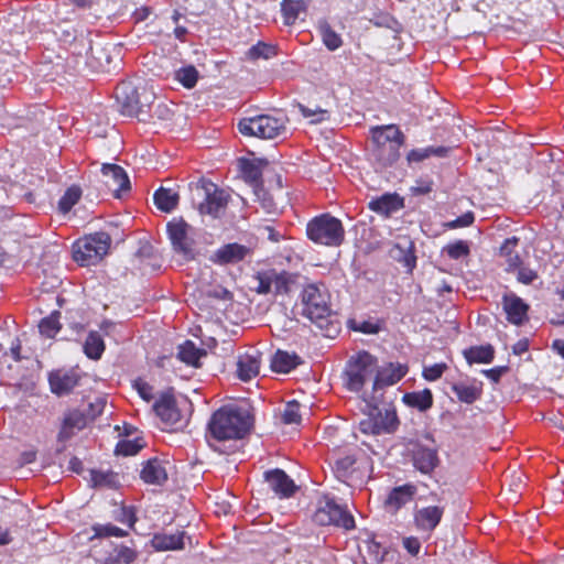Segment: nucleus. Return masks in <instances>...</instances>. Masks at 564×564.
<instances>
[{
	"label": "nucleus",
	"instance_id": "nucleus-1",
	"mask_svg": "<svg viewBox=\"0 0 564 564\" xmlns=\"http://www.w3.org/2000/svg\"><path fill=\"white\" fill-rule=\"evenodd\" d=\"M251 422L246 411L236 406H223L209 419L207 440L223 442L242 438L250 430Z\"/></svg>",
	"mask_w": 564,
	"mask_h": 564
},
{
	"label": "nucleus",
	"instance_id": "nucleus-2",
	"mask_svg": "<svg viewBox=\"0 0 564 564\" xmlns=\"http://www.w3.org/2000/svg\"><path fill=\"white\" fill-rule=\"evenodd\" d=\"M375 143L373 155L383 165H392L400 158V148L404 135L394 124L375 127L371 129Z\"/></svg>",
	"mask_w": 564,
	"mask_h": 564
},
{
	"label": "nucleus",
	"instance_id": "nucleus-3",
	"mask_svg": "<svg viewBox=\"0 0 564 564\" xmlns=\"http://www.w3.org/2000/svg\"><path fill=\"white\" fill-rule=\"evenodd\" d=\"M116 98L121 105L122 113L139 117L145 111L151 110L155 99L154 91L147 87H137L131 82H122L116 87Z\"/></svg>",
	"mask_w": 564,
	"mask_h": 564
},
{
	"label": "nucleus",
	"instance_id": "nucleus-4",
	"mask_svg": "<svg viewBox=\"0 0 564 564\" xmlns=\"http://www.w3.org/2000/svg\"><path fill=\"white\" fill-rule=\"evenodd\" d=\"M191 192L192 202L202 215L217 217L228 203L225 191L205 180L192 184Z\"/></svg>",
	"mask_w": 564,
	"mask_h": 564
},
{
	"label": "nucleus",
	"instance_id": "nucleus-5",
	"mask_svg": "<svg viewBox=\"0 0 564 564\" xmlns=\"http://www.w3.org/2000/svg\"><path fill=\"white\" fill-rule=\"evenodd\" d=\"M306 234L310 240L326 247H338L345 239L341 221L329 214H323L310 220Z\"/></svg>",
	"mask_w": 564,
	"mask_h": 564
},
{
	"label": "nucleus",
	"instance_id": "nucleus-6",
	"mask_svg": "<svg viewBox=\"0 0 564 564\" xmlns=\"http://www.w3.org/2000/svg\"><path fill=\"white\" fill-rule=\"evenodd\" d=\"M110 243L106 232L88 235L73 245V258L80 265L96 264L108 253Z\"/></svg>",
	"mask_w": 564,
	"mask_h": 564
},
{
	"label": "nucleus",
	"instance_id": "nucleus-7",
	"mask_svg": "<svg viewBox=\"0 0 564 564\" xmlns=\"http://www.w3.org/2000/svg\"><path fill=\"white\" fill-rule=\"evenodd\" d=\"M377 359L367 351H359L350 357L345 369L346 387L348 390L359 392L365 383L376 376Z\"/></svg>",
	"mask_w": 564,
	"mask_h": 564
},
{
	"label": "nucleus",
	"instance_id": "nucleus-8",
	"mask_svg": "<svg viewBox=\"0 0 564 564\" xmlns=\"http://www.w3.org/2000/svg\"><path fill=\"white\" fill-rule=\"evenodd\" d=\"M238 130L243 135L274 139L285 133L286 127L283 118L261 115L241 119Z\"/></svg>",
	"mask_w": 564,
	"mask_h": 564
},
{
	"label": "nucleus",
	"instance_id": "nucleus-9",
	"mask_svg": "<svg viewBox=\"0 0 564 564\" xmlns=\"http://www.w3.org/2000/svg\"><path fill=\"white\" fill-rule=\"evenodd\" d=\"M303 315L318 323L330 314L329 295L316 284H308L302 292Z\"/></svg>",
	"mask_w": 564,
	"mask_h": 564
},
{
	"label": "nucleus",
	"instance_id": "nucleus-10",
	"mask_svg": "<svg viewBox=\"0 0 564 564\" xmlns=\"http://www.w3.org/2000/svg\"><path fill=\"white\" fill-rule=\"evenodd\" d=\"M314 521L321 525H336L350 530L355 527L354 517L334 500H326L314 513Z\"/></svg>",
	"mask_w": 564,
	"mask_h": 564
},
{
	"label": "nucleus",
	"instance_id": "nucleus-11",
	"mask_svg": "<svg viewBox=\"0 0 564 564\" xmlns=\"http://www.w3.org/2000/svg\"><path fill=\"white\" fill-rule=\"evenodd\" d=\"M189 229V225L181 218H174L167 224V234L173 249L186 259H192L194 257V241L188 236Z\"/></svg>",
	"mask_w": 564,
	"mask_h": 564
},
{
	"label": "nucleus",
	"instance_id": "nucleus-12",
	"mask_svg": "<svg viewBox=\"0 0 564 564\" xmlns=\"http://www.w3.org/2000/svg\"><path fill=\"white\" fill-rule=\"evenodd\" d=\"M408 372V367L401 364H393L390 362L386 366H382L381 368L377 367L372 390L373 393L370 397L369 405H371L372 402H376L378 397L376 393L386 388L393 386L398 383Z\"/></svg>",
	"mask_w": 564,
	"mask_h": 564
},
{
	"label": "nucleus",
	"instance_id": "nucleus-13",
	"mask_svg": "<svg viewBox=\"0 0 564 564\" xmlns=\"http://www.w3.org/2000/svg\"><path fill=\"white\" fill-rule=\"evenodd\" d=\"M79 379L78 372L73 369H58L48 375L51 391L56 395L68 394L78 386Z\"/></svg>",
	"mask_w": 564,
	"mask_h": 564
},
{
	"label": "nucleus",
	"instance_id": "nucleus-14",
	"mask_svg": "<svg viewBox=\"0 0 564 564\" xmlns=\"http://www.w3.org/2000/svg\"><path fill=\"white\" fill-rule=\"evenodd\" d=\"M444 514V508L440 506H429L415 510L414 524L419 531L427 532L429 534L440 524Z\"/></svg>",
	"mask_w": 564,
	"mask_h": 564
},
{
	"label": "nucleus",
	"instance_id": "nucleus-15",
	"mask_svg": "<svg viewBox=\"0 0 564 564\" xmlns=\"http://www.w3.org/2000/svg\"><path fill=\"white\" fill-rule=\"evenodd\" d=\"M105 185L119 196V193L130 187V182L124 170L116 164H104L101 167Z\"/></svg>",
	"mask_w": 564,
	"mask_h": 564
},
{
	"label": "nucleus",
	"instance_id": "nucleus-16",
	"mask_svg": "<svg viewBox=\"0 0 564 564\" xmlns=\"http://www.w3.org/2000/svg\"><path fill=\"white\" fill-rule=\"evenodd\" d=\"M264 478L270 489L281 498L291 497L297 488L282 469L269 470L264 474Z\"/></svg>",
	"mask_w": 564,
	"mask_h": 564
},
{
	"label": "nucleus",
	"instance_id": "nucleus-17",
	"mask_svg": "<svg viewBox=\"0 0 564 564\" xmlns=\"http://www.w3.org/2000/svg\"><path fill=\"white\" fill-rule=\"evenodd\" d=\"M502 306L510 323L521 325L528 319L529 306L516 294H506L502 299Z\"/></svg>",
	"mask_w": 564,
	"mask_h": 564
},
{
	"label": "nucleus",
	"instance_id": "nucleus-18",
	"mask_svg": "<svg viewBox=\"0 0 564 564\" xmlns=\"http://www.w3.org/2000/svg\"><path fill=\"white\" fill-rule=\"evenodd\" d=\"M261 354L258 350L247 351L239 356L237 361L238 377L243 381H249L260 372Z\"/></svg>",
	"mask_w": 564,
	"mask_h": 564
},
{
	"label": "nucleus",
	"instance_id": "nucleus-19",
	"mask_svg": "<svg viewBox=\"0 0 564 564\" xmlns=\"http://www.w3.org/2000/svg\"><path fill=\"white\" fill-rule=\"evenodd\" d=\"M417 492L415 485L405 484L393 488L386 499V507L392 512L398 511L403 506L413 500Z\"/></svg>",
	"mask_w": 564,
	"mask_h": 564
},
{
	"label": "nucleus",
	"instance_id": "nucleus-20",
	"mask_svg": "<svg viewBox=\"0 0 564 564\" xmlns=\"http://www.w3.org/2000/svg\"><path fill=\"white\" fill-rule=\"evenodd\" d=\"M140 477L147 484L162 485L167 479L165 463L158 458L149 459L144 463Z\"/></svg>",
	"mask_w": 564,
	"mask_h": 564
},
{
	"label": "nucleus",
	"instance_id": "nucleus-21",
	"mask_svg": "<svg viewBox=\"0 0 564 564\" xmlns=\"http://www.w3.org/2000/svg\"><path fill=\"white\" fill-rule=\"evenodd\" d=\"M368 206L370 210L388 217L403 207V198L398 194H383L371 199Z\"/></svg>",
	"mask_w": 564,
	"mask_h": 564
},
{
	"label": "nucleus",
	"instance_id": "nucleus-22",
	"mask_svg": "<svg viewBox=\"0 0 564 564\" xmlns=\"http://www.w3.org/2000/svg\"><path fill=\"white\" fill-rule=\"evenodd\" d=\"M249 249L239 243H228L220 247L212 257V261L218 264L236 263L245 259Z\"/></svg>",
	"mask_w": 564,
	"mask_h": 564
},
{
	"label": "nucleus",
	"instance_id": "nucleus-23",
	"mask_svg": "<svg viewBox=\"0 0 564 564\" xmlns=\"http://www.w3.org/2000/svg\"><path fill=\"white\" fill-rule=\"evenodd\" d=\"M370 416H372L373 421H376L377 431H379L380 434L392 433L398 427L399 421L393 409H378L376 405H373L370 412Z\"/></svg>",
	"mask_w": 564,
	"mask_h": 564
},
{
	"label": "nucleus",
	"instance_id": "nucleus-24",
	"mask_svg": "<svg viewBox=\"0 0 564 564\" xmlns=\"http://www.w3.org/2000/svg\"><path fill=\"white\" fill-rule=\"evenodd\" d=\"M185 532L177 531L173 534L158 533L152 539V546L156 551H175L185 547Z\"/></svg>",
	"mask_w": 564,
	"mask_h": 564
},
{
	"label": "nucleus",
	"instance_id": "nucleus-25",
	"mask_svg": "<svg viewBox=\"0 0 564 564\" xmlns=\"http://www.w3.org/2000/svg\"><path fill=\"white\" fill-rule=\"evenodd\" d=\"M87 425V417L80 411H70L64 419L62 429L58 433L59 441L69 440L76 432L82 431Z\"/></svg>",
	"mask_w": 564,
	"mask_h": 564
},
{
	"label": "nucleus",
	"instance_id": "nucleus-26",
	"mask_svg": "<svg viewBox=\"0 0 564 564\" xmlns=\"http://www.w3.org/2000/svg\"><path fill=\"white\" fill-rule=\"evenodd\" d=\"M437 452L433 448L419 446L413 452V465L422 474H430L437 465Z\"/></svg>",
	"mask_w": 564,
	"mask_h": 564
},
{
	"label": "nucleus",
	"instance_id": "nucleus-27",
	"mask_svg": "<svg viewBox=\"0 0 564 564\" xmlns=\"http://www.w3.org/2000/svg\"><path fill=\"white\" fill-rule=\"evenodd\" d=\"M155 413L162 421L169 424H175L181 420V413L176 408L172 395L164 394L154 403Z\"/></svg>",
	"mask_w": 564,
	"mask_h": 564
},
{
	"label": "nucleus",
	"instance_id": "nucleus-28",
	"mask_svg": "<svg viewBox=\"0 0 564 564\" xmlns=\"http://www.w3.org/2000/svg\"><path fill=\"white\" fill-rule=\"evenodd\" d=\"M301 364V359L296 354L278 350L271 359V368L275 372L288 373Z\"/></svg>",
	"mask_w": 564,
	"mask_h": 564
},
{
	"label": "nucleus",
	"instance_id": "nucleus-29",
	"mask_svg": "<svg viewBox=\"0 0 564 564\" xmlns=\"http://www.w3.org/2000/svg\"><path fill=\"white\" fill-rule=\"evenodd\" d=\"M283 20L286 25H292L306 11L305 0H283L281 4Z\"/></svg>",
	"mask_w": 564,
	"mask_h": 564
},
{
	"label": "nucleus",
	"instance_id": "nucleus-30",
	"mask_svg": "<svg viewBox=\"0 0 564 564\" xmlns=\"http://www.w3.org/2000/svg\"><path fill=\"white\" fill-rule=\"evenodd\" d=\"M153 199L160 210L170 213L177 206L180 196L171 188L161 187L154 193Z\"/></svg>",
	"mask_w": 564,
	"mask_h": 564
},
{
	"label": "nucleus",
	"instance_id": "nucleus-31",
	"mask_svg": "<svg viewBox=\"0 0 564 564\" xmlns=\"http://www.w3.org/2000/svg\"><path fill=\"white\" fill-rule=\"evenodd\" d=\"M105 351V341L98 332H90L84 344L85 355L93 360L101 358Z\"/></svg>",
	"mask_w": 564,
	"mask_h": 564
},
{
	"label": "nucleus",
	"instance_id": "nucleus-32",
	"mask_svg": "<svg viewBox=\"0 0 564 564\" xmlns=\"http://www.w3.org/2000/svg\"><path fill=\"white\" fill-rule=\"evenodd\" d=\"M464 356L469 364H489L494 359L495 350L491 345L475 346L466 349Z\"/></svg>",
	"mask_w": 564,
	"mask_h": 564
},
{
	"label": "nucleus",
	"instance_id": "nucleus-33",
	"mask_svg": "<svg viewBox=\"0 0 564 564\" xmlns=\"http://www.w3.org/2000/svg\"><path fill=\"white\" fill-rule=\"evenodd\" d=\"M177 356L183 362L198 367L199 359L205 356V351L197 348L193 341L187 340L178 347Z\"/></svg>",
	"mask_w": 564,
	"mask_h": 564
},
{
	"label": "nucleus",
	"instance_id": "nucleus-34",
	"mask_svg": "<svg viewBox=\"0 0 564 564\" xmlns=\"http://www.w3.org/2000/svg\"><path fill=\"white\" fill-rule=\"evenodd\" d=\"M403 401L420 411H426L433 404V395L429 389H424L422 391L404 394Z\"/></svg>",
	"mask_w": 564,
	"mask_h": 564
},
{
	"label": "nucleus",
	"instance_id": "nucleus-35",
	"mask_svg": "<svg viewBox=\"0 0 564 564\" xmlns=\"http://www.w3.org/2000/svg\"><path fill=\"white\" fill-rule=\"evenodd\" d=\"M452 390L459 401L468 404L474 403L481 395V388L476 384L454 383Z\"/></svg>",
	"mask_w": 564,
	"mask_h": 564
},
{
	"label": "nucleus",
	"instance_id": "nucleus-36",
	"mask_svg": "<svg viewBox=\"0 0 564 564\" xmlns=\"http://www.w3.org/2000/svg\"><path fill=\"white\" fill-rule=\"evenodd\" d=\"M137 557L138 553L135 550L126 545H119L112 554L105 558L102 564H131Z\"/></svg>",
	"mask_w": 564,
	"mask_h": 564
},
{
	"label": "nucleus",
	"instance_id": "nucleus-37",
	"mask_svg": "<svg viewBox=\"0 0 564 564\" xmlns=\"http://www.w3.org/2000/svg\"><path fill=\"white\" fill-rule=\"evenodd\" d=\"M260 163H261V161L256 162V161H249V160H243L241 162V173L243 175V178L248 183H250L254 187V189L260 187L259 186V182L261 180Z\"/></svg>",
	"mask_w": 564,
	"mask_h": 564
},
{
	"label": "nucleus",
	"instance_id": "nucleus-38",
	"mask_svg": "<svg viewBox=\"0 0 564 564\" xmlns=\"http://www.w3.org/2000/svg\"><path fill=\"white\" fill-rule=\"evenodd\" d=\"M59 313H52L50 316L43 318L39 324L40 334L46 338H54L61 330V323L58 321Z\"/></svg>",
	"mask_w": 564,
	"mask_h": 564
},
{
	"label": "nucleus",
	"instance_id": "nucleus-39",
	"mask_svg": "<svg viewBox=\"0 0 564 564\" xmlns=\"http://www.w3.org/2000/svg\"><path fill=\"white\" fill-rule=\"evenodd\" d=\"M90 482L94 487L113 488L118 485L117 475L107 470H90Z\"/></svg>",
	"mask_w": 564,
	"mask_h": 564
},
{
	"label": "nucleus",
	"instance_id": "nucleus-40",
	"mask_svg": "<svg viewBox=\"0 0 564 564\" xmlns=\"http://www.w3.org/2000/svg\"><path fill=\"white\" fill-rule=\"evenodd\" d=\"M322 39L326 47L330 51H335L341 46V37L330 28L327 22H322L318 25Z\"/></svg>",
	"mask_w": 564,
	"mask_h": 564
},
{
	"label": "nucleus",
	"instance_id": "nucleus-41",
	"mask_svg": "<svg viewBox=\"0 0 564 564\" xmlns=\"http://www.w3.org/2000/svg\"><path fill=\"white\" fill-rule=\"evenodd\" d=\"M82 196V191L78 186H72L67 188L65 194L58 202V208L62 213H68L75 204L79 200Z\"/></svg>",
	"mask_w": 564,
	"mask_h": 564
},
{
	"label": "nucleus",
	"instance_id": "nucleus-42",
	"mask_svg": "<svg viewBox=\"0 0 564 564\" xmlns=\"http://www.w3.org/2000/svg\"><path fill=\"white\" fill-rule=\"evenodd\" d=\"M276 55V47L272 44L259 42L251 46L248 51V56L252 59L264 58L269 59Z\"/></svg>",
	"mask_w": 564,
	"mask_h": 564
},
{
	"label": "nucleus",
	"instance_id": "nucleus-43",
	"mask_svg": "<svg viewBox=\"0 0 564 564\" xmlns=\"http://www.w3.org/2000/svg\"><path fill=\"white\" fill-rule=\"evenodd\" d=\"M144 446V443L141 438L134 440H121L118 442L116 446V454L123 456H131L139 453V451Z\"/></svg>",
	"mask_w": 564,
	"mask_h": 564
},
{
	"label": "nucleus",
	"instance_id": "nucleus-44",
	"mask_svg": "<svg viewBox=\"0 0 564 564\" xmlns=\"http://www.w3.org/2000/svg\"><path fill=\"white\" fill-rule=\"evenodd\" d=\"M94 536L96 538H109V536H116V538H122L128 534L127 531L111 524H96L93 527Z\"/></svg>",
	"mask_w": 564,
	"mask_h": 564
},
{
	"label": "nucleus",
	"instance_id": "nucleus-45",
	"mask_svg": "<svg viewBox=\"0 0 564 564\" xmlns=\"http://www.w3.org/2000/svg\"><path fill=\"white\" fill-rule=\"evenodd\" d=\"M176 79L186 88H193L198 79V72L194 66H187L178 69Z\"/></svg>",
	"mask_w": 564,
	"mask_h": 564
},
{
	"label": "nucleus",
	"instance_id": "nucleus-46",
	"mask_svg": "<svg viewBox=\"0 0 564 564\" xmlns=\"http://www.w3.org/2000/svg\"><path fill=\"white\" fill-rule=\"evenodd\" d=\"M444 251L451 259L458 260L469 254V246L466 241L458 240L447 245Z\"/></svg>",
	"mask_w": 564,
	"mask_h": 564
},
{
	"label": "nucleus",
	"instance_id": "nucleus-47",
	"mask_svg": "<svg viewBox=\"0 0 564 564\" xmlns=\"http://www.w3.org/2000/svg\"><path fill=\"white\" fill-rule=\"evenodd\" d=\"M282 420L285 424H297L301 421L300 404L296 401L288 402L284 408Z\"/></svg>",
	"mask_w": 564,
	"mask_h": 564
},
{
	"label": "nucleus",
	"instance_id": "nucleus-48",
	"mask_svg": "<svg viewBox=\"0 0 564 564\" xmlns=\"http://www.w3.org/2000/svg\"><path fill=\"white\" fill-rule=\"evenodd\" d=\"M517 242H518L517 238L508 239L506 241L505 246L501 248V251L505 252L506 257H507V264H508L507 271H509V272L517 271L519 268L522 267L521 259H520L519 254H517V253L513 254L510 251L507 252L508 246L510 243L516 245Z\"/></svg>",
	"mask_w": 564,
	"mask_h": 564
},
{
	"label": "nucleus",
	"instance_id": "nucleus-49",
	"mask_svg": "<svg viewBox=\"0 0 564 564\" xmlns=\"http://www.w3.org/2000/svg\"><path fill=\"white\" fill-rule=\"evenodd\" d=\"M446 369L445 364H435L424 368L423 377L429 381H435L442 377Z\"/></svg>",
	"mask_w": 564,
	"mask_h": 564
},
{
	"label": "nucleus",
	"instance_id": "nucleus-50",
	"mask_svg": "<svg viewBox=\"0 0 564 564\" xmlns=\"http://www.w3.org/2000/svg\"><path fill=\"white\" fill-rule=\"evenodd\" d=\"M475 220V216L471 212H467L464 215L457 217L456 219L448 221L445 226L449 229L463 228L470 226Z\"/></svg>",
	"mask_w": 564,
	"mask_h": 564
},
{
	"label": "nucleus",
	"instance_id": "nucleus-51",
	"mask_svg": "<svg viewBox=\"0 0 564 564\" xmlns=\"http://www.w3.org/2000/svg\"><path fill=\"white\" fill-rule=\"evenodd\" d=\"M272 271L259 274V285L257 288L258 293L267 294L273 291L272 288Z\"/></svg>",
	"mask_w": 564,
	"mask_h": 564
},
{
	"label": "nucleus",
	"instance_id": "nucleus-52",
	"mask_svg": "<svg viewBox=\"0 0 564 564\" xmlns=\"http://www.w3.org/2000/svg\"><path fill=\"white\" fill-rule=\"evenodd\" d=\"M538 279L536 271L527 268L521 267L517 270V280L522 284H531L534 280Z\"/></svg>",
	"mask_w": 564,
	"mask_h": 564
},
{
	"label": "nucleus",
	"instance_id": "nucleus-53",
	"mask_svg": "<svg viewBox=\"0 0 564 564\" xmlns=\"http://www.w3.org/2000/svg\"><path fill=\"white\" fill-rule=\"evenodd\" d=\"M133 387L143 400L150 401L153 399V388L145 381L138 379L134 381Z\"/></svg>",
	"mask_w": 564,
	"mask_h": 564
},
{
	"label": "nucleus",
	"instance_id": "nucleus-54",
	"mask_svg": "<svg viewBox=\"0 0 564 564\" xmlns=\"http://www.w3.org/2000/svg\"><path fill=\"white\" fill-rule=\"evenodd\" d=\"M404 549L413 556L417 555L421 550V542L415 536L404 538L402 541Z\"/></svg>",
	"mask_w": 564,
	"mask_h": 564
},
{
	"label": "nucleus",
	"instance_id": "nucleus-55",
	"mask_svg": "<svg viewBox=\"0 0 564 564\" xmlns=\"http://www.w3.org/2000/svg\"><path fill=\"white\" fill-rule=\"evenodd\" d=\"M430 158L429 148L411 150L406 156L409 163L421 162Z\"/></svg>",
	"mask_w": 564,
	"mask_h": 564
},
{
	"label": "nucleus",
	"instance_id": "nucleus-56",
	"mask_svg": "<svg viewBox=\"0 0 564 564\" xmlns=\"http://www.w3.org/2000/svg\"><path fill=\"white\" fill-rule=\"evenodd\" d=\"M273 280L272 288L275 293H282L286 291V278L284 274H278L272 271Z\"/></svg>",
	"mask_w": 564,
	"mask_h": 564
},
{
	"label": "nucleus",
	"instance_id": "nucleus-57",
	"mask_svg": "<svg viewBox=\"0 0 564 564\" xmlns=\"http://www.w3.org/2000/svg\"><path fill=\"white\" fill-rule=\"evenodd\" d=\"M254 194L261 200L262 207L264 209L271 212L274 208L272 198L267 195L265 191L262 187L256 188Z\"/></svg>",
	"mask_w": 564,
	"mask_h": 564
},
{
	"label": "nucleus",
	"instance_id": "nucleus-58",
	"mask_svg": "<svg viewBox=\"0 0 564 564\" xmlns=\"http://www.w3.org/2000/svg\"><path fill=\"white\" fill-rule=\"evenodd\" d=\"M360 430L365 434H373L379 435L380 432L377 431L376 421H373L372 416L369 415V419L360 422Z\"/></svg>",
	"mask_w": 564,
	"mask_h": 564
},
{
	"label": "nucleus",
	"instance_id": "nucleus-59",
	"mask_svg": "<svg viewBox=\"0 0 564 564\" xmlns=\"http://www.w3.org/2000/svg\"><path fill=\"white\" fill-rule=\"evenodd\" d=\"M355 329L364 334H377L379 332L378 325L371 322H362L359 326L355 327Z\"/></svg>",
	"mask_w": 564,
	"mask_h": 564
},
{
	"label": "nucleus",
	"instance_id": "nucleus-60",
	"mask_svg": "<svg viewBox=\"0 0 564 564\" xmlns=\"http://www.w3.org/2000/svg\"><path fill=\"white\" fill-rule=\"evenodd\" d=\"M505 368H494L489 370H484V375L491 379L494 382H498Z\"/></svg>",
	"mask_w": 564,
	"mask_h": 564
},
{
	"label": "nucleus",
	"instance_id": "nucleus-61",
	"mask_svg": "<svg viewBox=\"0 0 564 564\" xmlns=\"http://www.w3.org/2000/svg\"><path fill=\"white\" fill-rule=\"evenodd\" d=\"M10 354L15 361L21 360V343L18 339L12 344Z\"/></svg>",
	"mask_w": 564,
	"mask_h": 564
},
{
	"label": "nucleus",
	"instance_id": "nucleus-62",
	"mask_svg": "<svg viewBox=\"0 0 564 564\" xmlns=\"http://www.w3.org/2000/svg\"><path fill=\"white\" fill-rule=\"evenodd\" d=\"M552 349L564 359V339H555Z\"/></svg>",
	"mask_w": 564,
	"mask_h": 564
},
{
	"label": "nucleus",
	"instance_id": "nucleus-63",
	"mask_svg": "<svg viewBox=\"0 0 564 564\" xmlns=\"http://www.w3.org/2000/svg\"><path fill=\"white\" fill-rule=\"evenodd\" d=\"M11 542V535L7 528L0 525V545H6Z\"/></svg>",
	"mask_w": 564,
	"mask_h": 564
},
{
	"label": "nucleus",
	"instance_id": "nucleus-64",
	"mask_svg": "<svg viewBox=\"0 0 564 564\" xmlns=\"http://www.w3.org/2000/svg\"><path fill=\"white\" fill-rule=\"evenodd\" d=\"M430 156H444L447 153V149L444 147H429Z\"/></svg>",
	"mask_w": 564,
	"mask_h": 564
}]
</instances>
